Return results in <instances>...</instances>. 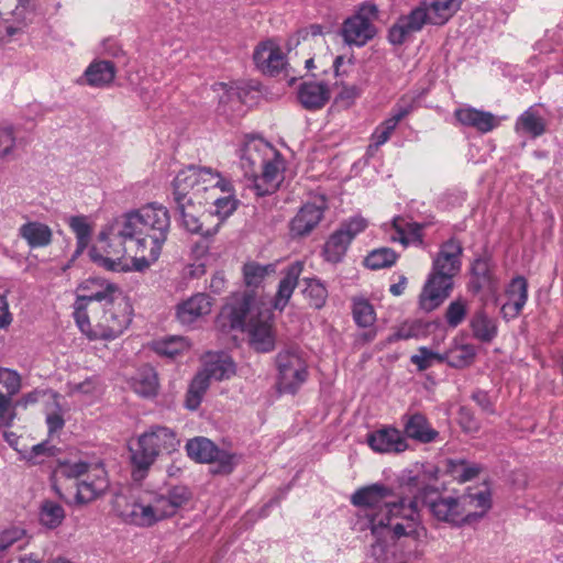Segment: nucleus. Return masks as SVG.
I'll list each match as a JSON object with an SVG mask.
<instances>
[{
    "label": "nucleus",
    "instance_id": "1",
    "mask_svg": "<svg viewBox=\"0 0 563 563\" xmlns=\"http://www.w3.org/2000/svg\"><path fill=\"white\" fill-rule=\"evenodd\" d=\"M393 495L391 488L376 483L357 489L351 503L366 518L373 534H390L419 542L426 536V529L420 523L418 496L408 503L402 498L387 501Z\"/></svg>",
    "mask_w": 563,
    "mask_h": 563
},
{
    "label": "nucleus",
    "instance_id": "2",
    "mask_svg": "<svg viewBox=\"0 0 563 563\" xmlns=\"http://www.w3.org/2000/svg\"><path fill=\"white\" fill-rule=\"evenodd\" d=\"M135 241L133 268L142 272L154 264L167 240L170 228L168 210L156 203L121 216Z\"/></svg>",
    "mask_w": 563,
    "mask_h": 563
},
{
    "label": "nucleus",
    "instance_id": "3",
    "mask_svg": "<svg viewBox=\"0 0 563 563\" xmlns=\"http://www.w3.org/2000/svg\"><path fill=\"white\" fill-rule=\"evenodd\" d=\"M192 494L184 485H176L166 493L145 492L135 501L121 509V500H115L114 509L126 523L137 527H152L158 521L175 516L185 507Z\"/></svg>",
    "mask_w": 563,
    "mask_h": 563
},
{
    "label": "nucleus",
    "instance_id": "4",
    "mask_svg": "<svg viewBox=\"0 0 563 563\" xmlns=\"http://www.w3.org/2000/svg\"><path fill=\"white\" fill-rule=\"evenodd\" d=\"M462 253V244L455 239L441 245L419 296V305L422 310L430 312L437 309L450 296L453 289V278L461 271Z\"/></svg>",
    "mask_w": 563,
    "mask_h": 563
},
{
    "label": "nucleus",
    "instance_id": "5",
    "mask_svg": "<svg viewBox=\"0 0 563 563\" xmlns=\"http://www.w3.org/2000/svg\"><path fill=\"white\" fill-rule=\"evenodd\" d=\"M216 327L222 332L245 328L250 343L257 352H269L275 346L269 313L251 314L246 298L227 303L216 319Z\"/></svg>",
    "mask_w": 563,
    "mask_h": 563
},
{
    "label": "nucleus",
    "instance_id": "6",
    "mask_svg": "<svg viewBox=\"0 0 563 563\" xmlns=\"http://www.w3.org/2000/svg\"><path fill=\"white\" fill-rule=\"evenodd\" d=\"M93 310L87 316L88 327L77 323L80 331L90 340H114L128 329L132 321L131 306L123 292Z\"/></svg>",
    "mask_w": 563,
    "mask_h": 563
},
{
    "label": "nucleus",
    "instance_id": "7",
    "mask_svg": "<svg viewBox=\"0 0 563 563\" xmlns=\"http://www.w3.org/2000/svg\"><path fill=\"white\" fill-rule=\"evenodd\" d=\"M130 242L135 246V241L131 231L125 225L121 217L114 219L99 234L100 249L93 246L89 250L90 260L110 272H125L130 267L124 263L125 255L131 251L126 246Z\"/></svg>",
    "mask_w": 563,
    "mask_h": 563
},
{
    "label": "nucleus",
    "instance_id": "8",
    "mask_svg": "<svg viewBox=\"0 0 563 563\" xmlns=\"http://www.w3.org/2000/svg\"><path fill=\"white\" fill-rule=\"evenodd\" d=\"M178 445L179 440L172 429L153 426L140 435L136 448L131 449L132 463L139 471H146L161 453H172Z\"/></svg>",
    "mask_w": 563,
    "mask_h": 563
},
{
    "label": "nucleus",
    "instance_id": "9",
    "mask_svg": "<svg viewBox=\"0 0 563 563\" xmlns=\"http://www.w3.org/2000/svg\"><path fill=\"white\" fill-rule=\"evenodd\" d=\"M123 291L121 288L104 278L90 277L85 279L77 288L74 303V318L76 323L88 327L87 316L101 308Z\"/></svg>",
    "mask_w": 563,
    "mask_h": 563
},
{
    "label": "nucleus",
    "instance_id": "10",
    "mask_svg": "<svg viewBox=\"0 0 563 563\" xmlns=\"http://www.w3.org/2000/svg\"><path fill=\"white\" fill-rule=\"evenodd\" d=\"M279 393L296 394L308 377V365L297 347L279 351L275 357Z\"/></svg>",
    "mask_w": 563,
    "mask_h": 563
},
{
    "label": "nucleus",
    "instance_id": "11",
    "mask_svg": "<svg viewBox=\"0 0 563 563\" xmlns=\"http://www.w3.org/2000/svg\"><path fill=\"white\" fill-rule=\"evenodd\" d=\"M209 167L189 166L180 170L173 181V195L176 205L197 202L208 203L207 176Z\"/></svg>",
    "mask_w": 563,
    "mask_h": 563
},
{
    "label": "nucleus",
    "instance_id": "12",
    "mask_svg": "<svg viewBox=\"0 0 563 563\" xmlns=\"http://www.w3.org/2000/svg\"><path fill=\"white\" fill-rule=\"evenodd\" d=\"M408 484L422 492L423 503L428 506L432 516L451 525H459L465 516L461 497L439 496L430 486H421L419 477H410Z\"/></svg>",
    "mask_w": 563,
    "mask_h": 563
},
{
    "label": "nucleus",
    "instance_id": "13",
    "mask_svg": "<svg viewBox=\"0 0 563 563\" xmlns=\"http://www.w3.org/2000/svg\"><path fill=\"white\" fill-rule=\"evenodd\" d=\"M378 18V9L372 2L362 3L355 14L347 18L341 34L349 45L364 46L376 35L374 21Z\"/></svg>",
    "mask_w": 563,
    "mask_h": 563
},
{
    "label": "nucleus",
    "instance_id": "14",
    "mask_svg": "<svg viewBox=\"0 0 563 563\" xmlns=\"http://www.w3.org/2000/svg\"><path fill=\"white\" fill-rule=\"evenodd\" d=\"M186 451L189 457L199 463H210L213 465L211 472L214 474H230L238 461L234 454L218 449V446L207 438H195L187 442Z\"/></svg>",
    "mask_w": 563,
    "mask_h": 563
},
{
    "label": "nucleus",
    "instance_id": "15",
    "mask_svg": "<svg viewBox=\"0 0 563 563\" xmlns=\"http://www.w3.org/2000/svg\"><path fill=\"white\" fill-rule=\"evenodd\" d=\"M269 156H276V150L262 139H249L241 148L240 161L245 176L254 179Z\"/></svg>",
    "mask_w": 563,
    "mask_h": 563
},
{
    "label": "nucleus",
    "instance_id": "16",
    "mask_svg": "<svg viewBox=\"0 0 563 563\" xmlns=\"http://www.w3.org/2000/svg\"><path fill=\"white\" fill-rule=\"evenodd\" d=\"M213 306L212 298L205 292H197L180 301L175 307V318L184 327H191L208 316Z\"/></svg>",
    "mask_w": 563,
    "mask_h": 563
},
{
    "label": "nucleus",
    "instance_id": "17",
    "mask_svg": "<svg viewBox=\"0 0 563 563\" xmlns=\"http://www.w3.org/2000/svg\"><path fill=\"white\" fill-rule=\"evenodd\" d=\"M260 170L261 174L257 173L253 179V188L256 195L265 196L273 194L283 179L284 161L280 154L276 151V156H269Z\"/></svg>",
    "mask_w": 563,
    "mask_h": 563
},
{
    "label": "nucleus",
    "instance_id": "18",
    "mask_svg": "<svg viewBox=\"0 0 563 563\" xmlns=\"http://www.w3.org/2000/svg\"><path fill=\"white\" fill-rule=\"evenodd\" d=\"M176 206L184 228L190 233L200 234L202 236H212L218 232L220 223L207 225L206 221L207 219H210V217L205 216H208V213L199 214V210L202 206H199L197 202L179 203Z\"/></svg>",
    "mask_w": 563,
    "mask_h": 563
},
{
    "label": "nucleus",
    "instance_id": "19",
    "mask_svg": "<svg viewBox=\"0 0 563 563\" xmlns=\"http://www.w3.org/2000/svg\"><path fill=\"white\" fill-rule=\"evenodd\" d=\"M424 24L427 21L423 10L416 8L409 14L398 18L388 31V40L394 45H401Z\"/></svg>",
    "mask_w": 563,
    "mask_h": 563
},
{
    "label": "nucleus",
    "instance_id": "20",
    "mask_svg": "<svg viewBox=\"0 0 563 563\" xmlns=\"http://www.w3.org/2000/svg\"><path fill=\"white\" fill-rule=\"evenodd\" d=\"M367 443L378 453H400L408 449L405 437L395 428H383L369 433Z\"/></svg>",
    "mask_w": 563,
    "mask_h": 563
},
{
    "label": "nucleus",
    "instance_id": "21",
    "mask_svg": "<svg viewBox=\"0 0 563 563\" xmlns=\"http://www.w3.org/2000/svg\"><path fill=\"white\" fill-rule=\"evenodd\" d=\"M376 541L371 544L368 558L374 563H406L408 556L404 553H397L398 541L401 538H396L390 534H374Z\"/></svg>",
    "mask_w": 563,
    "mask_h": 563
},
{
    "label": "nucleus",
    "instance_id": "22",
    "mask_svg": "<svg viewBox=\"0 0 563 563\" xmlns=\"http://www.w3.org/2000/svg\"><path fill=\"white\" fill-rule=\"evenodd\" d=\"M454 117L460 124L481 133H488L499 125V120L493 113L473 107L456 109Z\"/></svg>",
    "mask_w": 563,
    "mask_h": 563
},
{
    "label": "nucleus",
    "instance_id": "23",
    "mask_svg": "<svg viewBox=\"0 0 563 563\" xmlns=\"http://www.w3.org/2000/svg\"><path fill=\"white\" fill-rule=\"evenodd\" d=\"M253 58L256 66L269 75L280 71L286 65L282 49L273 41L261 43L256 47Z\"/></svg>",
    "mask_w": 563,
    "mask_h": 563
},
{
    "label": "nucleus",
    "instance_id": "24",
    "mask_svg": "<svg viewBox=\"0 0 563 563\" xmlns=\"http://www.w3.org/2000/svg\"><path fill=\"white\" fill-rule=\"evenodd\" d=\"M330 88L323 81H306L298 89L300 104L310 111L323 108L330 100Z\"/></svg>",
    "mask_w": 563,
    "mask_h": 563
},
{
    "label": "nucleus",
    "instance_id": "25",
    "mask_svg": "<svg viewBox=\"0 0 563 563\" xmlns=\"http://www.w3.org/2000/svg\"><path fill=\"white\" fill-rule=\"evenodd\" d=\"M462 0H423L418 9H422L427 23L442 25L460 9Z\"/></svg>",
    "mask_w": 563,
    "mask_h": 563
},
{
    "label": "nucleus",
    "instance_id": "26",
    "mask_svg": "<svg viewBox=\"0 0 563 563\" xmlns=\"http://www.w3.org/2000/svg\"><path fill=\"white\" fill-rule=\"evenodd\" d=\"M235 367L231 358L224 353H207L203 356V368L199 372L210 383L211 379L223 380L231 377Z\"/></svg>",
    "mask_w": 563,
    "mask_h": 563
},
{
    "label": "nucleus",
    "instance_id": "27",
    "mask_svg": "<svg viewBox=\"0 0 563 563\" xmlns=\"http://www.w3.org/2000/svg\"><path fill=\"white\" fill-rule=\"evenodd\" d=\"M402 422L405 434L420 443H431L439 435V432L430 426L422 413L405 415Z\"/></svg>",
    "mask_w": 563,
    "mask_h": 563
},
{
    "label": "nucleus",
    "instance_id": "28",
    "mask_svg": "<svg viewBox=\"0 0 563 563\" xmlns=\"http://www.w3.org/2000/svg\"><path fill=\"white\" fill-rule=\"evenodd\" d=\"M323 207L314 203H306L290 222V232L295 236L309 234L321 221Z\"/></svg>",
    "mask_w": 563,
    "mask_h": 563
},
{
    "label": "nucleus",
    "instance_id": "29",
    "mask_svg": "<svg viewBox=\"0 0 563 563\" xmlns=\"http://www.w3.org/2000/svg\"><path fill=\"white\" fill-rule=\"evenodd\" d=\"M411 111V107L397 106L393 109L389 118L384 120L372 134V143L368 146V152L376 151L385 144L391 136L398 123L407 117Z\"/></svg>",
    "mask_w": 563,
    "mask_h": 563
},
{
    "label": "nucleus",
    "instance_id": "30",
    "mask_svg": "<svg viewBox=\"0 0 563 563\" xmlns=\"http://www.w3.org/2000/svg\"><path fill=\"white\" fill-rule=\"evenodd\" d=\"M470 329L473 338L483 343H490L498 334L497 320L488 316L484 307L471 317Z\"/></svg>",
    "mask_w": 563,
    "mask_h": 563
},
{
    "label": "nucleus",
    "instance_id": "31",
    "mask_svg": "<svg viewBox=\"0 0 563 563\" xmlns=\"http://www.w3.org/2000/svg\"><path fill=\"white\" fill-rule=\"evenodd\" d=\"M303 264L301 262H295L289 265L285 271V276L280 279L278 289L274 299V308L283 310L298 284V279L302 273Z\"/></svg>",
    "mask_w": 563,
    "mask_h": 563
},
{
    "label": "nucleus",
    "instance_id": "32",
    "mask_svg": "<svg viewBox=\"0 0 563 563\" xmlns=\"http://www.w3.org/2000/svg\"><path fill=\"white\" fill-rule=\"evenodd\" d=\"M93 478L90 475L76 485V501L78 504H88L98 498L108 487V481L103 470H96Z\"/></svg>",
    "mask_w": 563,
    "mask_h": 563
},
{
    "label": "nucleus",
    "instance_id": "33",
    "mask_svg": "<svg viewBox=\"0 0 563 563\" xmlns=\"http://www.w3.org/2000/svg\"><path fill=\"white\" fill-rule=\"evenodd\" d=\"M508 294V301L501 307L505 316L517 317L525 307L528 299V283L519 276L512 279Z\"/></svg>",
    "mask_w": 563,
    "mask_h": 563
},
{
    "label": "nucleus",
    "instance_id": "34",
    "mask_svg": "<svg viewBox=\"0 0 563 563\" xmlns=\"http://www.w3.org/2000/svg\"><path fill=\"white\" fill-rule=\"evenodd\" d=\"M19 236L25 240L31 249L45 247L51 244V228L38 221H29L19 228Z\"/></svg>",
    "mask_w": 563,
    "mask_h": 563
},
{
    "label": "nucleus",
    "instance_id": "35",
    "mask_svg": "<svg viewBox=\"0 0 563 563\" xmlns=\"http://www.w3.org/2000/svg\"><path fill=\"white\" fill-rule=\"evenodd\" d=\"M131 387L142 397H155L159 387L157 373L151 366L141 367L132 378Z\"/></svg>",
    "mask_w": 563,
    "mask_h": 563
},
{
    "label": "nucleus",
    "instance_id": "36",
    "mask_svg": "<svg viewBox=\"0 0 563 563\" xmlns=\"http://www.w3.org/2000/svg\"><path fill=\"white\" fill-rule=\"evenodd\" d=\"M86 82L91 87H102L113 81L115 77L114 64L110 60L91 63L84 74Z\"/></svg>",
    "mask_w": 563,
    "mask_h": 563
},
{
    "label": "nucleus",
    "instance_id": "37",
    "mask_svg": "<svg viewBox=\"0 0 563 563\" xmlns=\"http://www.w3.org/2000/svg\"><path fill=\"white\" fill-rule=\"evenodd\" d=\"M206 197H208V202L211 200L214 207V209L210 211L207 217L212 218L213 216H216L218 218L217 223H220V225L225 219L233 214V212L236 210L239 206V200L236 199L234 194H207Z\"/></svg>",
    "mask_w": 563,
    "mask_h": 563
},
{
    "label": "nucleus",
    "instance_id": "38",
    "mask_svg": "<svg viewBox=\"0 0 563 563\" xmlns=\"http://www.w3.org/2000/svg\"><path fill=\"white\" fill-rule=\"evenodd\" d=\"M322 26L319 24H311L299 30L296 35L289 38V52L298 46H301V51L303 52L311 48L313 45L322 44Z\"/></svg>",
    "mask_w": 563,
    "mask_h": 563
},
{
    "label": "nucleus",
    "instance_id": "39",
    "mask_svg": "<svg viewBox=\"0 0 563 563\" xmlns=\"http://www.w3.org/2000/svg\"><path fill=\"white\" fill-rule=\"evenodd\" d=\"M475 355L476 349L473 344L455 343L443 354V357L451 367L463 368L473 363Z\"/></svg>",
    "mask_w": 563,
    "mask_h": 563
},
{
    "label": "nucleus",
    "instance_id": "40",
    "mask_svg": "<svg viewBox=\"0 0 563 563\" xmlns=\"http://www.w3.org/2000/svg\"><path fill=\"white\" fill-rule=\"evenodd\" d=\"M351 240L343 233L340 228L334 231L324 245V255L327 261L338 263L345 254Z\"/></svg>",
    "mask_w": 563,
    "mask_h": 563
},
{
    "label": "nucleus",
    "instance_id": "41",
    "mask_svg": "<svg viewBox=\"0 0 563 563\" xmlns=\"http://www.w3.org/2000/svg\"><path fill=\"white\" fill-rule=\"evenodd\" d=\"M190 349L188 340L184 336H169L154 342L157 354L175 358Z\"/></svg>",
    "mask_w": 563,
    "mask_h": 563
},
{
    "label": "nucleus",
    "instance_id": "42",
    "mask_svg": "<svg viewBox=\"0 0 563 563\" xmlns=\"http://www.w3.org/2000/svg\"><path fill=\"white\" fill-rule=\"evenodd\" d=\"M516 130L532 137H538L545 132V122L532 109H528L518 118Z\"/></svg>",
    "mask_w": 563,
    "mask_h": 563
},
{
    "label": "nucleus",
    "instance_id": "43",
    "mask_svg": "<svg viewBox=\"0 0 563 563\" xmlns=\"http://www.w3.org/2000/svg\"><path fill=\"white\" fill-rule=\"evenodd\" d=\"M446 471L453 478L464 483L475 478L479 474L481 467L462 459L448 460Z\"/></svg>",
    "mask_w": 563,
    "mask_h": 563
},
{
    "label": "nucleus",
    "instance_id": "44",
    "mask_svg": "<svg viewBox=\"0 0 563 563\" xmlns=\"http://www.w3.org/2000/svg\"><path fill=\"white\" fill-rule=\"evenodd\" d=\"M275 272L272 264L261 265L256 262L245 263L243 266L244 283L247 287L257 288L261 286L265 277Z\"/></svg>",
    "mask_w": 563,
    "mask_h": 563
},
{
    "label": "nucleus",
    "instance_id": "45",
    "mask_svg": "<svg viewBox=\"0 0 563 563\" xmlns=\"http://www.w3.org/2000/svg\"><path fill=\"white\" fill-rule=\"evenodd\" d=\"M461 498L466 518L472 516V512L468 511L467 508L479 509V511L474 512V515L482 517L492 507L490 494L487 489L474 494L463 495Z\"/></svg>",
    "mask_w": 563,
    "mask_h": 563
},
{
    "label": "nucleus",
    "instance_id": "46",
    "mask_svg": "<svg viewBox=\"0 0 563 563\" xmlns=\"http://www.w3.org/2000/svg\"><path fill=\"white\" fill-rule=\"evenodd\" d=\"M209 386L210 383L206 379V376L197 373V375L191 380L188 391L186 394V408H188L189 410H196L201 404L203 395L206 394Z\"/></svg>",
    "mask_w": 563,
    "mask_h": 563
},
{
    "label": "nucleus",
    "instance_id": "47",
    "mask_svg": "<svg viewBox=\"0 0 563 563\" xmlns=\"http://www.w3.org/2000/svg\"><path fill=\"white\" fill-rule=\"evenodd\" d=\"M305 298L309 301L311 307L314 309H321L325 305L328 298V290L325 286L316 278L305 279Z\"/></svg>",
    "mask_w": 563,
    "mask_h": 563
},
{
    "label": "nucleus",
    "instance_id": "48",
    "mask_svg": "<svg viewBox=\"0 0 563 563\" xmlns=\"http://www.w3.org/2000/svg\"><path fill=\"white\" fill-rule=\"evenodd\" d=\"M216 91L220 95V109L223 114H229V110L234 111L242 107L240 93L236 88L229 86L224 82H219L214 86Z\"/></svg>",
    "mask_w": 563,
    "mask_h": 563
},
{
    "label": "nucleus",
    "instance_id": "49",
    "mask_svg": "<svg viewBox=\"0 0 563 563\" xmlns=\"http://www.w3.org/2000/svg\"><path fill=\"white\" fill-rule=\"evenodd\" d=\"M398 255L389 247H382L372 251L364 260L366 267L371 269H382L390 267L397 261Z\"/></svg>",
    "mask_w": 563,
    "mask_h": 563
},
{
    "label": "nucleus",
    "instance_id": "50",
    "mask_svg": "<svg viewBox=\"0 0 563 563\" xmlns=\"http://www.w3.org/2000/svg\"><path fill=\"white\" fill-rule=\"evenodd\" d=\"M353 318L358 327H372L376 320V313L373 306L363 298L353 300Z\"/></svg>",
    "mask_w": 563,
    "mask_h": 563
},
{
    "label": "nucleus",
    "instance_id": "51",
    "mask_svg": "<svg viewBox=\"0 0 563 563\" xmlns=\"http://www.w3.org/2000/svg\"><path fill=\"white\" fill-rule=\"evenodd\" d=\"M68 223L71 230L75 232L77 239V250L75 254L79 255L80 253H82V251L87 247L89 243L91 228L87 222L86 217L84 216L71 217Z\"/></svg>",
    "mask_w": 563,
    "mask_h": 563
},
{
    "label": "nucleus",
    "instance_id": "52",
    "mask_svg": "<svg viewBox=\"0 0 563 563\" xmlns=\"http://www.w3.org/2000/svg\"><path fill=\"white\" fill-rule=\"evenodd\" d=\"M468 311V302L463 297H457L451 301L445 311V321L449 327H459L466 318Z\"/></svg>",
    "mask_w": 563,
    "mask_h": 563
},
{
    "label": "nucleus",
    "instance_id": "53",
    "mask_svg": "<svg viewBox=\"0 0 563 563\" xmlns=\"http://www.w3.org/2000/svg\"><path fill=\"white\" fill-rule=\"evenodd\" d=\"M65 517L62 506L53 501L43 504L40 515L41 522L48 528H56L59 526Z\"/></svg>",
    "mask_w": 563,
    "mask_h": 563
},
{
    "label": "nucleus",
    "instance_id": "54",
    "mask_svg": "<svg viewBox=\"0 0 563 563\" xmlns=\"http://www.w3.org/2000/svg\"><path fill=\"white\" fill-rule=\"evenodd\" d=\"M207 186L208 194H217L218 191L221 195L234 194V188L230 179L223 177L217 170L209 168V174L207 176Z\"/></svg>",
    "mask_w": 563,
    "mask_h": 563
},
{
    "label": "nucleus",
    "instance_id": "55",
    "mask_svg": "<svg viewBox=\"0 0 563 563\" xmlns=\"http://www.w3.org/2000/svg\"><path fill=\"white\" fill-rule=\"evenodd\" d=\"M16 147V136L14 128L8 123H0V158H5L13 154Z\"/></svg>",
    "mask_w": 563,
    "mask_h": 563
},
{
    "label": "nucleus",
    "instance_id": "56",
    "mask_svg": "<svg viewBox=\"0 0 563 563\" xmlns=\"http://www.w3.org/2000/svg\"><path fill=\"white\" fill-rule=\"evenodd\" d=\"M0 383L5 387L4 395L15 396L22 388V379L18 372L0 367Z\"/></svg>",
    "mask_w": 563,
    "mask_h": 563
},
{
    "label": "nucleus",
    "instance_id": "57",
    "mask_svg": "<svg viewBox=\"0 0 563 563\" xmlns=\"http://www.w3.org/2000/svg\"><path fill=\"white\" fill-rule=\"evenodd\" d=\"M410 361L412 364L417 365L420 371H424L429 368L434 361L440 363L444 362V357L443 354L432 352L428 347L422 346L419 349L418 354L410 357Z\"/></svg>",
    "mask_w": 563,
    "mask_h": 563
},
{
    "label": "nucleus",
    "instance_id": "58",
    "mask_svg": "<svg viewBox=\"0 0 563 563\" xmlns=\"http://www.w3.org/2000/svg\"><path fill=\"white\" fill-rule=\"evenodd\" d=\"M25 537V530L20 527H10L0 532V558L18 541Z\"/></svg>",
    "mask_w": 563,
    "mask_h": 563
},
{
    "label": "nucleus",
    "instance_id": "59",
    "mask_svg": "<svg viewBox=\"0 0 563 563\" xmlns=\"http://www.w3.org/2000/svg\"><path fill=\"white\" fill-rule=\"evenodd\" d=\"M46 424L49 433L62 430L65 424L64 411L56 394L54 395L53 409L46 415Z\"/></svg>",
    "mask_w": 563,
    "mask_h": 563
},
{
    "label": "nucleus",
    "instance_id": "60",
    "mask_svg": "<svg viewBox=\"0 0 563 563\" xmlns=\"http://www.w3.org/2000/svg\"><path fill=\"white\" fill-rule=\"evenodd\" d=\"M68 389L70 395L81 394L93 396L100 391V383L96 376L88 377L80 383H69Z\"/></svg>",
    "mask_w": 563,
    "mask_h": 563
},
{
    "label": "nucleus",
    "instance_id": "61",
    "mask_svg": "<svg viewBox=\"0 0 563 563\" xmlns=\"http://www.w3.org/2000/svg\"><path fill=\"white\" fill-rule=\"evenodd\" d=\"M13 396L0 391V426L10 427L15 418V404Z\"/></svg>",
    "mask_w": 563,
    "mask_h": 563
},
{
    "label": "nucleus",
    "instance_id": "62",
    "mask_svg": "<svg viewBox=\"0 0 563 563\" xmlns=\"http://www.w3.org/2000/svg\"><path fill=\"white\" fill-rule=\"evenodd\" d=\"M89 465L85 462L63 463L57 470L60 477L70 479L78 478L88 472Z\"/></svg>",
    "mask_w": 563,
    "mask_h": 563
},
{
    "label": "nucleus",
    "instance_id": "63",
    "mask_svg": "<svg viewBox=\"0 0 563 563\" xmlns=\"http://www.w3.org/2000/svg\"><path fill=\"white\" fill-rule=\"evenodd\" d=\"M367 228L366 219L362 217H353L349 221L341 224L340 230L352 241L357 234Z\"/></svg>",
    "mask_w": 563,
    "mask_h": 563
},
{
    "label": "nucleus",
    "instance_id": "64",
    "mask_svg": "<svg viewBox=\"0 0 563 563\" xmlns=\"http://www.w3.org/2000/svg\"><path fill=\"white\" fill-rule=\"evenodd\" d=\"M459 423L467 433H474L479 430V421L475 418L474 413L465 407H462L459 411Z\"/></svg>",
    "mask_w": 563,
    "mask_h": 563
}]
</instances>
